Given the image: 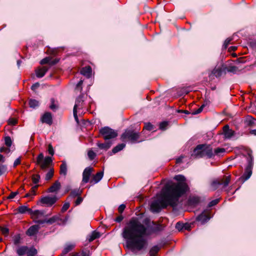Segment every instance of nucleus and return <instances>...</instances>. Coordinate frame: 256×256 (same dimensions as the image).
Listing matches in <instances>:
<instances>
[{
	"label": "nucleus",
	"instance_id": "f03ea898",
	"mask_svg": "<svg viewBox=\"0 0 256 256\" xmlns=\"http://www.w3.org/2000/svg\"><path fill=\"white\" fill-rule=\"evenodd\" d=\"M150 234L148 228L137 218H132L124 228L122 236L126 240L129 248L140 250L146 247L147 241L144 236Z\"/></svg>",
	"mask_w": 256,
	"mask_h": 256
},
{
	"label": "nucleus",
	"instance_id": "49530a36",
	"mask_svg": "<svg viewBox=\"0 0 256 256\" xmlns=\"http://www.w3.org/2000/svg\"><path fill=\"white\" fill-rule=\"evenodd\" d=\"M88 154L89 158L91 160H94V158L96 156V154L92 150H90L88 152Z\"/></svg>",
	"mask_w": 256,
	"mask_h": 256
},
{
	"label": "nucleus",
	"instance_id": "8fccbe9b",
	"mask_svg": "<svg viewBox=\"0 0 256 256\" xmlns=\"http://www.w3.org/2000/svg\"><path fill=\"white\" fill-rule=\"evenodd\" d=\"M144 128L148 130H153V126L150 122H148L145 124Z\"/></svg>",
	"mask_w": 256,
	"mask_h": 256
},
{
	"label": "nucleus",
	"instance_id": "4468645a",
	"mask_svg": "<svg viewBox=\"0 0 256 256\" xmlns=\"http://www.w3.org/2000/svg\"><path fill=\"white\" fill-rule=\"evenodd\" d=\"M41 121L42 123H46L49 125L52 124V116L50 112H45L41 118Z\"/></svg>",
	"mask_w": 256,
	"mask_h": 256
},
{
	"label": "nucleus",
	"instance_id": "7c9ffc66",
	"mask_svg": "<svg viewBox=\"0 0 256 256\" xmlns=\"http://www.w3.org/2000/svg\"><path fill=\"white\" fill-rule=\"evenodd\" d=\"M222 74V70L220 68H214L211 72L210 74V76H214L216 77H219Z\"/></svg>",
	"mask_w": 256,
	"mask_h": 256
},
{
	"label": "nucleus",
	"instance_id": "2f4dec72",
	"mask_svg": "<svg viewBox=\"0 0 256 256\" xmlns=\"http://www.w3.org/2000/svg\"><path fill=\"white\" fill-rule=\"evenodd\" d=\"M160 250V248L158 246H152L150 250V256H156Z\"/></svg>",
	"mask_w": 256,
	"mask_h": 256
},
{
	"label": "nucleus",
	"instance_id": "69168bd1",
	"mask_svg": "<svg viewBox=\"0 0 256 256\" xmlns=\"http://www.w3.org/2000/svg\"><path fill=\"white\" fill-rule=\"evenodd\" d=\"M82 198L81 197H78L75 202L76 205L78 206V205L80 204L82 202Z\"/></svg>",
	"mask_w": 256,
	"mask_h": 256
},
{
	"label": "nucleus",
	"instance_id": "aec40b11",
	"mask_svg": "<svg viewBox=\"0 0 256 256\" xmlns=\"http://www.w3.org/2000/svg\"><path fill=\"white\" fill-rule=\"evenodd\" d=\"M100 233L99 232L94 230L92 233L88 235L86 239L88 240L89 242H91L94 240L100 238Z\"/></svg>",
	"mask_w": 256,
	"mask_h": 256
},
{
	"label": "nucleus",
	"instance_id": "ddd939ff",
	"mask_svg": "<svg viewBox=\"0 0 256 256\" xmlns=\"http://www.w3.org/2000/svg\"><path fill=\"white\" fill-rule=\"evenodd\" d=\"M204 156H207L208 158H211L214 156L212 152V148L210 145L204 144L203 148Z\"/></svg>",
	"mask_w": 256,
	"mask_h": 256
},
{
	"label": "nucleus",
	"instance_id": "6ab92c4d",
	"mask_svg": "<svg viewBox=\"0 0 256 256\" xmlns=\"http://www.w3.org/2000/svg\"><path fill=\"white\" fill-rule=\"evenodd\" d=\"M48 68L46 66H43L39 68L36 70V76L38 78L43 77L48 70Z\"/></svg>",
	"mask_w": 256,
	"mask_h": 256
},
{
	"label": "nucleus",
	"instance_id": "f257e3e1",
	"mask_svg": "<svg viewBox=\"0 0 256 256\" xmlns=\"http://www.w3.org/2000/svg\"><path fill=\"white\" fill-rule=\"evenodd\" d=\"M174 178L178 182L166 184L162 190L161 197L152 202L150 208L153 212H158L162 208H166L168 206L174 208L176 207L180 198L188 190V186L184 176L176 175Z\"/></svg>",
	"mask_w": 256,
	"mask_h": 256
},
{
	"label": "nucleus",
	"instance_id": "ea45409f",
	"mask_svg": "<svg viewBox=\"0 0 256 256\" xmlns=\"http://www.w3.org/2000/svg\"><path fill=\"white\" fill-rule=\"evenodd\" d=\"M4 142H5V144L8 147H10L12 144V142L10 138V136H6L4 138Z\"/></svg>",
	"mask_w": 256,
	"mask_h": 256
},
{
	"label": "nucleus",
	"instance_id": "5fc2aeb1",
	"mask_svg": "<svg viewBox=\"0 0 256 256\" xmlns=\"http://www.w3.org/2000/svg\"><path fill=\"white\" fill-rule=\"evenodd\" d=\"M82 83H83V81L82 80H80L78 82V84H76V88L78 90H80V92H81L82 90Z\"/></svg>",
	"mask_w": 256,
	"mask_h": 256
},
{
	"label": "nucleus",
	"instance_id": "0e129e2a",
	"mask_svg": "<svg viewBox=\"0 0 256 256\" xmlns=\"http://www.w3.org/2000/svg\"><path fill=\"white\" fill-rule=\"evenodd\" d=\"M17 121L14 118H10L8 120V124L11 125H14L16 124Z\"/></svg>",
	"mask_w": 256,
	"mask_h": 256
},
{
	"label": "nucleus",
	"instance_id": "09e8293b",
	"mask_svg": "<svg viewBox=\"0 0 256 256\" xmlns=\"http://www.w3.org/2000/svg\"><path fill=\"white\" fill-rule=\"evenodd\" d=\"M51 104L50 106V108L52 110H56L57 109V106L54 103V100L51 99Z\"/></svg>",
	"mask_w": 256,
	"mask_h": 256
},
{
	"label": "nucleus",
	"instance_id": "e433bc0d",
	"mask_svg": "<svg viewBox=\"0 0 256 256\" xmlns=\"http://www.w3.org/2000/svg\"><path fill=\"white\" fill-rule=\"evenodd\" d=\"M226 151L225 149L224 148H216L214 150V155H218L220 156V154Z\"/></svg>",
	"mask_w": 256,
	"mask_h": 256
},
{
	"label": "nucleus",
	"instance_id": "412c9836",
	"mask_svg": "<svg viewBox=\"0 0 256 256\" xmlns=\"http://www.w3.org/2000/svg\"><path fill=\"white\" fill-rule=\"evenodd\" d=\"M80 74L88 78H89L91 76L92 68L90 66L82 68L80 70Z\"/></svg>",
	"mask_w": 256,
	"mask_h": 256
},
{
	"label": "nucleus",
	"instance_id": "f8f14e48",
	"mask_svg": "<svg viewBox=\"0 0 256 256\" xmlns=\"http://www.w3.org/2000/svg\"><path fill=\"white\" fill-rule=\"evenodd\" d=\"M84 106V94H82L80 95L76 99L74 110H80L83 108Z\"/></svg>",
	"mask_w": 256,
	"mask_h": 256
},
{
	"label": "nucleus",
	"instance_id": "f3484780",
	"mask_svg": "<svg viewBox=\"0 0 256 256\" xmlns=\"http://www.w3.org/2000/svg\"><path fill=\"white\" fill-rule=\"evenodd\" d=\"M210 219V217L205 212H202L198 215L196 218V220L200 222L202 224H204Z\"/></svg>",
	"mask_w": 256,
	"mask_h": 256
},
{
	"label": "nucleus",
	"instance_id": "79ce46f5",
	"mask_svg": "<svg viewBox=\"0 0 256 256\" xmlns=\"http://www.w3.org/2000/svg\"><path fill=\"white\" fill-rule=\"evenodd\" d=\"M51 58L50 57H46L41 60L40 64H50Z\"/></svg>",
	"mask_w": 256,
	"mask_h": 256
},
{
	"label": "nucleus",
	"instance_id": "a18cd8bd",
	"mask_svg": "<svg viewBox=\"0 0 256 256\" xmlns=\"http://www.w3.org/2000/svg\"><path fill=\"white\" fill-rule=\"evenodd\" d=\"M232 38H226L223 47L224 48L226 49L228 47V46L230 44V42L232 41Z\"/></svg>",
	"mask_w": 256,
	"mask_h": 256
},
{
	"label": "nucleus",
	"instance_id": "39448f33",
	"mask_svg": "<svg viewBox=\"0 0 256 256\" xmlns=\"http://www.w3.org/2000/svg\"><path fill=\"white\" fill-rule=\"evenodd\" d=\"M140 138V133L134 132L132 130H126L122 135L121 138L122 140H128L132 142H136Z\"/></svg>",
	"mask_w": 256,
	"mask_h": 256
},
{
	"label": "nucleus",
	"instance_id": "dca6fc26",
	"mask_svg": "<svg viewBox=\"0 0 256 256\" xmlns=\"http://www.w3.org/2000/svg\"><path fill=\"white\" fill-rule=\"evenodd\" d=\"M112 144V140H106V142L104 143H100V142H98L96 143L97 146L101 150H107L109 149Z\"/></svg>",
	"mask_w": 256,
	"mask_h": 256
},
{
	"label": "nucleus",
	"instance_id": "9d476101",
	"mask_svg": "<svg viewBox=\"0 0 256 256\" xmlns=\"http://www.w3.org/2000/svg\"><path fill=\"white\" fill-rule=\"evenodd\" d=\"M93 168L92 167L86 168L82 172V182L84 184H86L89 182L90 178L91 176L92 172L93 171Z\"/></svg>",
	"mask_w": 256,
	"mask_h": 256
},
{
	"label": "nucleus",
	"instance_id": "864d4df0",
	"mask_svg": "<svg viewBox=\"0 0 256 256\" xmlns=\"http://www.w3.org/2000/svg\"><path fill=\"white\" fill-rule=\"evenodd\" d=\"M255 121H256V120L254 118H248L247 120H246V122H248V126H251V125L254 124V122H255Z\"/></svg>",
	"mask_w": 256,
	"mask_h": 256
},
{
	"label": "nucleus",
	"instance_id": "cd10ccee",
	"mask_svg": "<svg viewBox=\"0 0 256 256\" xmlns=\"http://www.w3.org/2000/svg\"><path fill=\"white\" fill-rule=\"evenodd\" d=\"M28 247L22 246L18 248L16 250V252L19 256H22L28 252Z\"/></svg>",
	"mask_w": 256,
	"mask_h": 256
},
{
	"label": "nucleus",
	"instance_id": "a211bd4d",
	"mask_svg": "<svg viewBox=\"0 0 256 256\" xmlns=\"http://www.w3.org/2000/svg\"><path fill=\"white\" fill-rule=\"evenodd\" d=\"M224 134L226 138H230L234 136V132L229 128L228 125L224 126L223 128Z\"/></svg>",
	"mask_w": 256,
	"mask_h": 256
},
{
	"label": "nucleus",
	"instance_id": "e2e57ef3",
	"mask_svg": "<svg viewBox=\"0 0 256 256\" xmlns=\"http://www.w3.org/2000/svg\"><path fill=\"white\" fill-rule=\"evenodd\" d=\"M18 194V192H12L10 193V196H8V199H12V198H14L16 196V194Z\"/></svg>",
	"mask_w": 256,
	"mask_h": 256
},
{
	"label": "nucleus",
	"instance_id": "052dcab7",
	"mask_svg": "<svg viewBox=\"0 0 256 256\" xmlns=\"http://www.w3.org/2000/svg\"><path fill=\"white\" fill-rule=\"evenodd\" d=\"M125 208H126V205L125 204H120L118 208V210L119 212L122 213L123 212V211L124 210Z\"/></svg>",
	"mask_w": 256,
	"mask_h": 256
},
{
	"label": "nucleus",
	"instance_id": "423d86ee",
	"mask_svg": "<svg viewBox=\"0 0 256 256\" xmlns=\"http://www.w3.org/2000/svg\"><path fill=\"white\" fill-rule=\"evenodd\" d=\"M249 159L248 160V164L246 168L245 172L242 176L238 179L239 181L242 182H244L246 180H248L252 176V156L251 152H248Z\"/></svg>",
	"mask_w": 256,
	"mask_h": 256
},
{
	"label": "nucleus",
	"instance_id": "7ed1b4c3",
	"mask_svg": "<svg viewBox=\"0 0 256 256\" xmlns=\"http://www.w3.org/2000/svg\"><path fill=\"white\" fill-rule=\"evenodd\" d=\"M231 180V176H224L222 178H218L212 181L210 185V188L212 190L218 189L220 186H222V189L226 188Z\"/></svg>",
	"mask_w": 256,
	"mask_h": 256
},
{
	"label": "nucleus",
	"instance_id": "20e7f679",
	"mask_svg": "<svg viewBox=\"0 0 256 256\" xmlns=\"http://www.w3.org/2000/svg\"><path fill=\"white\" fill-rule=\"evenodd\" d=\"M100 133L105 140H112V139L118 136L117 132L108 126L100 128Z\"/></svg>",
	"mask_w": 256,
	"mask_h": 256
},
{
	"label": "nucleus",
	"instance_id": "3c124183",
	"mask_svg": "<svg viewBox=\"0 0 256 256\" xmlns=\"http://www.w3.org/2000/svg\"><path fill=\"white\" fill-rule=\"evenodd\" d=\"M38 186L36 185V186H33L31 188V190L30 191V192L29 193H30V194L32 197L34 196L36 194L35 190L38 188Z\"/></svg>",
	"mask_w": 256,
	"mask_h": 256
},
{
	"label": "nucleus",
	"instance_id": "f704fd0d",
	"mask_svg": "<svg viewBox=\"0 0 256 256\" xmlns=\"http://www.w3.org/2000/svg\"><path fill=\"white\" fill-rule=\"evenodd\" d=\"M207 104H208V102H206L204 104H202L200 108H198L197 110H195L194 112H192V115H196V114H198L202 112L204 108L206 106Z\"/></svg>",
	"mask_w": 256,
	"mask_h": 256
},
{
	"label": "nucleus",
	"instance_id": "0eeeda50",
	"mask_svg": "<svg viewBox=\"0 0 256 256\" xmlns=\"http://www.w3.org/2000/svg\"><path fill=\"white\" fill-rule=\"evenodd\" d=\"M36 162L40 165L42 170H45L52 162V160L50 156H46L44 158L43 154L40 153L36 158Z\"/></svg>",
	"mask_w": 256,
	"mask_h": 256
},
{
	"label": "nucleus",
	"instance_id": "c756f323",
	"mask_svg": "<svg viewBox=\"0 0 256 256\" xmlns=\"http://www.w3.org/2000/svg\"><path fill=\"white\" fill-rule=\"evenodd\" d=\"M126 146V144H120L117 145L112 150V154H116L118 152L122 150L124 147Z\"/></svg>",
	"mask_w": 256,
	"mask_h": 256
},
{
	"label": "nucleus",
	"instance_id": "1a4fd4ad",
	"mask_svg": "<svg viewBox=\"0 0 256 256\" xmlns=\"http://www.w3.org/2000/svg\"><path fill=\"white\" fill-rule=\"evenodd\" d=\"M58 200V198L56 196H46L41 198L40 202L48 206H50L55 204Z\"/></svg>",
	"mask_w": 256,
	"mask_h": 256
},
{
	"label": "nucleus",
	"instance_id": "4be33fe9",
	"mask_svg": "<svg viewBox=\"0 0 256 256\" xmlns=\"http://www.w3.org/2000/svg\"><path fill=\"white\" fill-rule=\"evenodd\" d=\"M200 200V198L198 196H190L188 200V204L190 206H195L198 204Z\"/></svg>",
	"mask_w": 256,
	"mask_h": 256
},
{
	"label": "nucleus",
	"instance_id": "37998d69",
	"mask_svg": "<svg viewBox=\"0 0 256 256\" xmlns=\"http://www.w3.org/2000/svg\"><path fill=\"white\" fill-rule=\"evenodd\" d=\"M168 126L167 122H162L160 124V128L162 130H165Z\"/></svg>",
	"mask_w": 256,
	"mask_h": 256
},
{
	"label": "nucleus",
	"instance_id": "a19ab883",
	"mask_svg": "<svg viewBox=\"0 0 256 256\" xmlns=\"http://www.w3.org/2000/svg\"><path fill=\"white\" fill-rule=\"evenodd\" d=\"M40 176L39 174H35L32 176V182L34 184H36L37 183H38L40 180Z\"/></svg>",
	"mask_w": 256,
	"mask_h": 256
},
{
	"label": "nucleus",
	"instance_id": "c9c22d12",
	"mask_svg": "<svg viewBox=\"0 0 256 256\" xmlns=\"http://www.w3.org/2000/svg\"><path fill=\"white\" fill-rule=\"evenodd\" d=\"M54 171L53 168L50 169V170L46 174V177H45L46 180H50V178H52L54 176Z\"/></svg>",
	"mask_w": 256,
	"mask_h": 256
},
{
	"label": "nucleus",
	"instance_id": "72a5a7b5",
	"mask_svg": "<svg viewBox=\"0 0 256 256\" xmlns=\"http://www.w3.org/2000/svg\"><path fill=\"white\" fill-rule=\"evenodd\" d=\"M80 194L81 191L80 190V189L76 188L72 190L71 192L70 196L72 198H74L80 196Z\"/></svg>",
	"mask_w": 256,
	"mask_h": 256
},
{
	"label": "nucleus",
	"instance_id": "c85d7f7f",
	"mask_svg": "<svg viewBox=\"0 0 256 256\" xmlns=\"http://www.w3.org/2000/svg\"><path fill=\"white\" fill-rule=\"evenodd\" d=\"M75 244H66L62 251V254H66L69 252L71 251L72 248L74 247Z\"/></svg>",
	"mask_w": 256,
	"mask_h": 256
},
{
	"label": "nucleus",
	"instance_id": "b1692460",
	"mask_svg": "<svg viewBox=\"0 0 256 256\" xmlns=\"http://www.w3.org/2000/svg\"><path fill=\"white\" fill-rule=\"evenodd\" d=\"M104 176V172H100L94 175L92 180L90 181V182H94V184L98 183L99 182Z\"/></svg>",
	"mask_w": 256,
	"mask_h": 256
},
{
	"label": "nucleus",
	"instance_id": "bb28decb",
	"mask_svg": "<svg viewBox=\"0 0 256 256\" xmlns=\"http://www.w3.org/2000/svg\"><path fill=\"white\" fill-rule=\"evenodd\" d=\"M18 210L20 214H24L28 212L30 214L32 212V210L28 208L26 206H21L18 208Z\"/></svg>",
	"mask_w": 256,
	"mask_h": 256
},
{
	"label": "nucleus",
	"instance_id": "4d7b16f0",
	"mask_svg": "<svg viewBox=\"0 0 256 256\" xmlns=\"http://www.w3.org/2000/svg\"><path fill=\"white\" fill-rule=\"evenodd\" d=\"M48 152L50 155L53 156L54 154V150L52 146L50 144L48 146Z\"/></svg>",
	"mask_w": 256,
	"mask_h": 256
},
{
	"label": "nucleus",
	"instance_id": "5701e85b",
	"mask_svg": "<svg viewBox=\"0 0 256 256\" xmlns=\"http://www.w3.org/2000/svg\"><path fill=\"white\" fill-rule=\"evenodd\" d=\"M44 214L45 212L42 210H32V212L30 214L32 215V216L36 219H38L44 216Z\"/></svg>",
	"mask_w": 256,
	"mask_h": 256
},
{
	"label": "nucleus",
	"instance_id": "6e6552de",
	"mask_svg": "<svg viewBox=\"0 0 256 256\" xmlns=\"http://www.w3.org/2000/svg\"><path fill=\"white\" fill-rule=\"evenodd\" d=\"M68 218L66 217L64 219H62V216L60 214H58L55 216H54L52 218L48 219L47 224H52L54 222H57L58 224H65L66 221L68 220Z\"/></svg>",
	"mask_w": 256,
	"mask_h": 256
},
{
	"label": "nucleus",
	"instance_id": "393cba45",
	"mask_svg": "<svg viewBox=\"0 0 256 256\" xmlns=\"http://www.w3.org/2000/svg\"><path fill=\"white\" fill-rule=\"evenodd\" d=\"M60 184L58 181H56L48 190L50 192H57L60 189Z\"/></svg>",
	"mask_w": 256,
	"mask_h": 256
},
{
	"label": "nucleus",
	"instance_id": "473e14b6",
	"mask_svg": "<svg viewBox=\"0 0 256 256\" xmlns=\"http://www.w3.org/2000/svg\"><path fill=\"white\" fill-rule=\"evenodd\" d=\"M29 105L30 108H34L38 106L39 102L36 100L31 99L29 100Z\"/></svg>",
	"mask_w": 256,
	"mask_h": 256
},
{
	"label": "nucleus",
	"instance_id": "13d9d810",
	"mask_svg": "<svg viewBox=\"0 0 256 256\" xmlns=\"http://www.w3.org/2000/svg\"><path fill=\"white\" fill-rule=\"evenodd\" d=\"M48 219L44 220H35V222L38 224H42L45 223L47 224Z\"/></svg>",
	"mask_w": 256,
	"mask_h": 256
},
{
	"label": "nucleus",
	"instance_id": "bf43d9fd",
	"mask_svg": "<svg viewBox=\"0 0 256 256\" xmlns=\"http://www.w3.org/2000/svg\"><path fill=\"white\" fill-rule=\"evenodd\" d=\"M1 232L4 235H7L8 234L9 230L7 228H1Z\"/></svg>",
	"mask_w": 256,
	"mask_h": 256
},
{
	"label": "nucleus",
	"instance_id": "4c0bfd02",
	"mask_svg": "<svg viewBox=\"0 0 256 256\" xmlns=\"http://www.w3.org/2000/svg\"><path fill=\"white\" fill-rule=\"evenodd\" d=\"M176 228L178 230H182L183 228H184L186 230H188V227L186 225H184L182 224H181L180 222H177L176 226Z\"/></svg>",
	"mask_w": 256,
	"mask_h": 256
},
{
	"label": "nucleus",
	"instance_id": "2eb2a0df",
	"mask_svg": "<svg viewBox=\"0 0 256 256\" xmlns=\"http://www.w3.org/2000/svg\"><path fill=\"white\" fill-rule=\"evenodd\" d=\"M40 226L38 224L33 225L30 226L26 232V234L28 236H34L38 232Z\"/></svg>",
	"mask_w": 256,
	"mask_h": 256
},
{
	"label": "nucleus",
	"instance_id": "774afa93",
	"mask_svg": "<svg viewBox=\"0 0 256 256\" xmlns=\"http://www.w3.org/2000/svg\"><path fill=\"white\" fill-rule=\"evenodd\" d=\"M36 252V249H32L30 250L28 253L29 256H34Z\"/></svg>",
	"mask_w": 256,
	"mask_h": 256
},
{
	"label": "nucleus",
	"instance_id": "680f3d73",
	"mask_svg": "<svg viewBox=\"0 0 256 256\" xmlns=\"http://www.w3.org/2000/svg\"><path fill=\"white\" fill-rule=\"evenodd\" d=\"M39 86L40 84L38 82H36L32 86L31 89L34 91L36 89H37Z\"/></svg>",
	"mask_w": 256,
	"mask_h": 256
},
{
	"label": "nucleus",
	"instance_id": "58836bf2",
	"mask_svg": "<svg viewBox=\"0 0 256 256\" xmlns=\"http://www.w3.org/2000/svg\"><path fill=\"white\" fill-rule=\"evenodd\" d=\"M7 172V166L5 165L0 164V176Z\"/></svg>",
	"mask_w": 256,
	"mask_h": 256
},
{
	"label": "nucleus",
	"instance_id": "338daca9",
	"mask_svg": "<svg viewBox=\"0 0 256 256\" xmlns=\"http://www.w3.org/2000/svg\"><path fill=\"white\" fill-rule=\"evenodd\" d=\"M20 158H16L14 162V167H16L17 165L20 164Z\"/></svg>",
	"mask_w": 256,
	"mask_h": 256
},
{
	"label": "nucleus",
	"instance_id": "603ef678",
	"mask_svg": "<svg viewBox=\"0 0 256 256\" xmlns=\"http://www.w3.org/2000/svg\"><path fill=\"white\" fill-rule=\"evenodd\" d=\"M20 238L19 236H16L14 239V244L16 245H18L20 243Z\"/></svg>",
	"mask_w": 256,
	"mask_h": 256
},
{
	"label": "nucleus",
	"instance_id": "a878e982",
	"mask_svg": "<svg viewBox=\"0 0 256 256\" xmlns=\"http://www.w3.org/2000/svg\"><path fill=\"white\" fill-rule=\"evenodd\" d=\"M67 164L66 162H62V164L60 166V173L61 175L66 176L67 174Z\"/></svg>",
	"mask_w": 256,
	"mask_h": 256
},
{
	"label": "nucleus",
	"instance_id": "de8ad7c7",
	"mask_svg": "<svg viewBox=\"0 0 256 256\" xmlns=\"http://www.w3.org/2000/svg\"><path fill=\"white\" fill-rule=\"evenodd\" d=\"M218 202H219L218 199H216V200H212L209 202L208 206L209 207L213 206L216 205Z\"/></svg>",
	"mask_w": 256,
	"mask_h": 256
},
{
	"label": "nucleus",
	"instance_id": "6e6d98bb",
	"mask_svg": "<svg viewBox=\"0 0 256 256\" xmlns=\"http://www.w3.org/2000/svg\"><path fill=\"white\" fill-rule=\"evenodd\" d=\"M10 150L8 148L2 147L0 148V152H5L8 154L10 152Z\"/></svg>",
	"mask_w": 256,
	"mask_h": 256
},
{
	"label": "nucleus",
	"instance_id": "c03bdc74",
	"mask_svg": "<svg viewBox=\"0 0 256 256\" xmlns=\"http://www.w3.org/2000/svg\"><path fill=\"white\" fill-rule=\"evenodd\" d=\"M69 207H70V203L68 202H65L64 204V205L62 208V210H61L62 212H66L69 208Z\"/></svg>",
	"mask_w": 256,
	"mask_h": 256
},
{
	"label": "nucleus",
	"instance_id": "9b49d317",
	"mask_svg": "<svg viewBox=\"0 0 256 256\" xmlns=\"http://www.w3.org/2000/svg\"><path fill=\"white\" fill-rule=\"evenodd\" d=\"M204 144H199L194 149L192 156L195 158L204 157L203 148Z\"/></svg>",
	"mask_w": 256,
	"mask_h": 256
}]
</instances>
